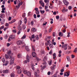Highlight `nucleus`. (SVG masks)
<instances>
[{"label":"nucleus","mask_w":77,"mask_h":77,"mask_svg":"<svg viewBox=\"0 0 77 77\" xmlns=\"http://www.w3.org/2000/svg\"><path fill=\"white\" fill-rule=\"evenodd\" d=\"M10 58L11 59L10 61V65H12L14 62V58L12 57V56H10Z\"/></svg>","instance_id":"f03ea898"},{"label":"nucleus","mask_w":77,"mask_h":77,"mask_svg":"<svg viewBox=\"0 0 77 77\" xmlns=\"http://www.w3.org/2000/svg\"><path fill=\"white\" fill-rule=\"evenodd\" d=\"M35 11H38V8H35Z\"/></svg>","instance_id":"338daca9"},{"label":"nucleus","mask_w":77,"mask_h":77,"mask_svg":"<svg viewBox=\"0 0 77 77\" xmlns=\"http://www.w3.org/2000/svg\"><path fill=\"white\" fill-rule=\"evenodd\" d=\"M22 24V21L21 20H20L19 22V24L21 25Z\"/></svg>","instance_id":"a19ab883"},{"label":"nucleus","mask_w":77,"mask_h":77,"mask_svg":"<svg viewBox=\"0 0 77 77\" xmlns=\"http://www.w3.org/2000/svg\"><path fill=\"white\" fill-rule=\"evenodd\" d=\"M26 38V35L24 34L21 38V39H25Z\"/></svg>","instance_id":"b1692460"},{"label":"nucleus","mask_w":77,"mask_h":77,"mask_svg":"<svg viewBox=\"0 0 77 77\" xmlns=\"http://www.w3.org/2000/svg\"><path fill=\"white\" fill-rule=\"evenodd\" d=\"M75 57V55H74L72 54L71 55V57L72 58V59H73V58H74Z\"/></svg>","instance_id":"6e6d98bb"},{"label":"nucleus","mask_w":77,"mask_h":77,"mask_svg":"<svg viewBox=\"0 0 77 77\" xmlns=\"http://www.w3.org/2000/svg\"><path fill=\"white\" fill-rule=\"evenodd\" d=\"M26 59L28 62H30V57L29 55H27L26 57Z\"/></svg>","instance_id":"423d86ee"},{"label":"nucleus","mask_w":77,"mask_h":77,"mask_svg":"<svg viewBox=\"0 0 77 77\" xmlns=\"http://www.w3.org/2000/svg\"><path fill=\"white\" fill-rule=\"evenodd\" d=\"M60 72H63L64 71V69H61L60 70Z\"/></svg>","instance_id":"bf43d9fd"},{"label":"nucleus","mask_w":77,"mask_h":77,"mask_svg":"<svg viewBox=\"0 0 77 77\" xmlns=\"http://www.w3.org/2000/svg\"><path fill=\"white\" fill-rule=\"evenodd\" d=\"M35 38L36 39V40H39V36L38 35H36L35 36Z\"/></svg>","instance_id":"473e14b6"},{"label":"nucleus","mask_w":77,"mask_h":77,"mask_svg":"<svg viewBox=\"0 0 77 77\" xmlns=\"http://www.w3.org/2000/svg\"><path fill=\"white\" fill-rule=\"evenodd\" d=\"M40 12L42 14H44L45 12V11L44 10H40Z\"/></svg>","instance_id":"4be33fe9"},{"label":"nucleus","mask_w":77,"mask_h":77,"mask_svg":"<svg viewBox=\"0 0 77 77\" xmlns=\"http://www.w3.org/2000/svg\"><path fill=\"white\" fill-rule=\"evenodd\" d=\"M32 39H35V35L34 34H33L32 35Z\"/></svg>","instance_id":"8fccbe9b"},{"label":"nucleus","mask_w":77,"mask_h":77,"mask_svg":"<svg viewBox=\"0 0 77 77\" xmlns=\"http://www.w3.org/2000/svg\"><path fill=\"white\" fill-rule=\"evenodd\" d=\"M63 3H64V4L65 5H69V3H68V2L67 1H65V0H64L63 1Z\"/></svg>","instance_id":"6e6552de"},{"label":"nucleus","mask_w":77,"mask_h":77,"mask_svg":"<svg viewBox=\"0 0 77 77\" xmlns=\"http://www.w3.org/2000/svg\"><path fill=\"white\" fill-rule=\"evenodd\" d=\"M32 32H36L37 30H36V28H33L32 29Z\"/></svg>","instance_id":"6ab92c4d"},{"label":"nucleus","mask_w":77,"mask_h":77,"mask_svg":"<svg viewBox=\"0 0 77 77\" xmlns=\"http://www.w3.org/2000/svg\"><path fill=\"white\" fill-rule=\"evenodd\" d=\"M33 16L34 18H36V15L35 14H34Z\"/></svg>","instance_id":"774afa93"},{"label":"nucleus","mask_w":77,"mask_h":77,"mask_svg":"<svg viewBox=\"0 0 77 77\" xmlns=\"http://www.w3.org/2000/svg\"><path fill=\"white\" fill-rule=\"evenodd\" d=\"M68 35H67V37H69L70 36V33L68 32Z\"/></svg>","instance_id":"4d7b16f0"},{"label":"nucleus","mask_w":77,"mask_h":77,"mask_svg":"<svg viewBox=\"0 0 77 77\" xmlns=\"http://www.w3.org/2000/svg\"><path fill=\"white\" fill-rule=\"evenodd\" d=\"M16 68L17 69H20V67L19 66H16Z\"/></svg>","instance_id":"69168bd1"},{"label":"nucleus","mask_w":77,"mask_h":77,"mask_svg":"<svg viewBox=\"0 0 77 77\" xmlns=\"http://www.w3.org/2000/svg\"><path fill=\"white\" fill-rule=\"evenodd\" d=\"M2 61L3 62V63H5V58H3L2 59Z\"/></svg>","instance_id":"49530a36"},{"label":"nucleus","mask_w":77,"mask_h":77,"mask_svg":"<svg viewBox=\"0 0 77 77\" xmlns=\"http://www.w3.org/2000/svg\"><path fill=\"white\" fill-rule=\"evenodd\" d=\"M15 76V75L14 73H12L11 74V77H14Z\"/></svg>","instance_id":"cd10ccee"},{"label":"nucleus","mask_w":77,"mask_h":77,"mask_svg":"<svg viewBox=\"0 0 77 77\" xmlns=\"http://www.w3.org/2000/svg\"><path fill=\"white\" fill-rule=\"evenodd\" d=\"M63 27H64L65 28V29H66L67 28V26H65V25H63Z\"/></svg>","instance_id":"680f3d73"},{"label":"nucleus","mask_w":77,"mask_h":77,"mask_svg":"<svg viewBox=\"0 0 77 77\" xmlns=\"http://www.w3.org/2000/svg\"><path fill=\"white\" fill-rule=\"evenodd\" d=\"M47 42L48 44H49V46L50 47H53V45H51V42L50 40L48 41Z\"/></svg>","instance_id":"39448f33"},{"label":"nucleus","mask_w":77,"mask_h":77,"mask_svg":"<svg viewBox=\"0 0 77 77\" xmlns=\"http://www.w3.org/2000/svg\"><path fill=\"white\" fill-rule=\"evenodd\" d=\"M68 8L69 10H71V9H72V7H71V6H70L68 7Z\"/></svg>","instance_id":"37998d69"},{"label":"nucleus","mask_w":77,"mask_h":77,"mask_svg":"<svg viewBox=\"0 0 77 77\" xmlns=\"http://www.w3.org/2000/svg\"><path fill=\"white\" fill-rule=\"evenodd\" d=\"M23 2H20V1H18V6H20L21 5H22V4H23Z\"/></svg>","instance_id":"1a4fd4ad"},{"label":"nucleus","mask_w":77,"mask_h":77,"mask_svg":"<svg viewBox=\"0 0 77 77\" xmlns=\"http://www.w3.org/2000/svg\"><path fill=\"white\" fill-rule=\"evenodd\" d=\"M34 75L35 76V77H39V75L37 74V73L36 72H35L34 73Z\"/></svg>","instance_id":"a878e982"},{"label":"nucleus","mask_w":77,"mask_h":77,"mask_svg":"<svg viewBox=\"0 0 77 77\" xmlns=\"http://www.w3.org/2000/svg\"><path fill=\"white\" fill-rule=\"evenodd\" d=\"M9 64V61H6L5 62V64H3V66H7Z\"/></svg>","instance_id":"9b49d317"},{"label":"nucleus","mask_w":77,"mask_h":77,"mask_svg":"<svg viewBox=\"0 0 77 77\" xmlns=\"http://www.w3.org/2000/svg\"><path fill=\"white\" fill-rule=\"evenodd\" d=\"M66 58L68 61H69V60H70V57H69V56H67L66 57Z\"/></svg>","instance_id":"c756f323"},{"label":"nucleus","mask_w":77,"mask_h":77,"mask_svg":"<svg viewBox=\"0 0 77 77\" xmlns=\"http://www.w3.org/2000/svg\"><path fill=\"white\" fill-rule=\"evenodd\" d=\"M41 54H44L45 53V51L43 50H42L41 51Z\"/></svg>","instance_id":"72a5a7b5"},{"label":"nucleus","mask_w":77,"mask_h":77,"mask_svg":"<svg viewBox=\"0 0 77 77\" xmlns=\"http://www.w3.org/2000/svg\"><path fill=\"white\" fill-rule=\"evenodd\" d=\"M5 17V14H0V18H3Z\"/></svg>","instance_id":"5701e85b"},{"label":"nucleus","mask_w":77,"mask_h":77,"mask_svg":"<svg viewBox=\"0 0 77 77\" xmlns=\"http://www.w3.org/2000/svg\"><path fill=\"white\" fill-rule=\"evenodd\" d=\"M45 9H48V6L47 5H45Z\"/></svg>","instance_id":"603ef678"},{"label":"nucleus","mask_w":77,"mask_h":77,"mask_svg":"<svg viewBox=\"0 0 77 77\" xmlns=\"http://www.w3.org/2000/svg\"><path fill=\"white\" fill-rule=\"evenodd\" d=\"M26 75L28 77H31V75H32V72L30 71H27Z\"/></svg>","instance_id":"20e7f679"},{"label":"nucleus","mask_w":77,"mask_h":77,"mask_svg":"<svg viewBox=\"0 0 77 77\" xmlns=\"http://www.w3.org/2000/svg\"><path fill=\"white\" fill-rule=\"evenodd\" d=\"M10 38L12 39H14L15 38V35H11L9 36Z\"/></svg>","instance_id":"9d476101"},{"label":"nucleus","mask_w":77,"mask_h":77,"mask_svg":"<svg viewBox=\"0 0 77 77\" xmlns=\"http://www.w3.org/2000/svg\"><path fill=\"white\" fill-rule=\"evenodd\" d=\"M56 18L57 20H58L59 19V16H56Z\"/></svg>","instance_id":"09e8293b"},{"label":"nucleus","mask_w":77,"mask_h":77,"mask_svg":"<svg viewBox=\"0 0 77 77\" xmlns=\"http://www.w3.org/2000/svg\"><path fill=\"white\" fill-rule=\"evenodd\" d=\"M43 65H44V66H47V63L46 62H44L43 63Z\"/></svg>","instance_id":"c9c22d12"},{"label":"nucleus","mask_w":77,"mask_h":77,"mask_svg":"<svg viewBox=\"0 0 77 77\" xmlns=\"http://www.w3.org/2000/svg\"><path fill=\"white\" fill-rule=\"evenodd\" d=\"M4 29V26H2L0 27V30H2V29Z\"/></svg>","instance_id":"864d4df0"},{"label":"nucleus","mask_w":77,"mask_h":77,"mask_svg":"<svg viewBox=\"0 0 77 77\" xmlns=\"http://www.w3.org/2000/svg\"><path fill=\"white\" fill-rule=\"evenodd\" d=\"M36 59H37V60L38 61H39V60H41L39 59V58L38 57H36Z\"/></svg>","instance_id":"13d9d810"},{"label":"nucleus","mask_w":77,"mask_h":77,"mask_svg":"<svg viewBox=\"0 0 77 77\" xmlns=\"http://www.w3.org/2000/svg\"><path fill=\"white\" fill-rule=\"evenodd\" d=\"M63 32H60L59 33V36H63Z\"/></svg>","instance_id":"f3484780"},{"label":"nucleus","mask_w":77,"mask_h":77,"mask_svg":"<svg viewBox=\"0 0 77 77\" xmlns=\"http://www.w3.org/2000/svg\"><path fill=\"white\" fill-rule=\"evenodd\" d=\"M22 27H23V29H26V26H25L24 25H22Z\"/></svg>","instance_id":"3c124183"},{"label":"nucleus","mask_w":77,"mask_h":77,"mask_svg":"<svg viewBox=\"0 0 77 77\" xmlns=\"http://www.w3.org/2000/svg\"><path fill=\"white\" fill-rule=\"evenodd\" d=\"M21 57V54H19L17 55V57L18 58H20Z\"/></svg>","instance_id":"7c9ffc66"},{"label":"nucleus","mask_w":77,"mask_h":77,"mask_svg":"<svg viewBox=\"0 0 77 77\" xmlns=\"http://www.w3.org/2000/svg\"><path fill=\"white\" fill-rule=\"evenodd\" d=\"M32 55L33 57H36V54L35 52H33L32 53Z\"/></svg>","instance_id":"0eeeda50"},{"label":"nucleus","mask_w":77,"mask_h":77,"mask_svg":"<svg viewBox=\"0 0 77 77\" xmlns=\"http://www.w3.org/2000/svg\"><path fill=\"white\" fill-rule=\"evenodd\" d=\"M67 46H68V45H67V44H65L64 45H63L62 46V48H64V50H66L67 48V47H66Z\"/></svg>","instance_id":"7ed1b4c3"},{"label":"nucleus","mask_w":77,"mask_h":77,"mask_svg":"<svg viewBox=\"0 0 77 77\" xmlns=\"http://www.w3.org/2000/svg\"><path fill=\"white\" fill-rule=\"evenodd\" d=\"M35 13L37 15H38V14H39V10H38V11H35Z\"/></svg>","instance_id":"ea45409f"},{"label":"nucleus","mask_w":77,"mask_h":77,"mask_svg":"<svg viewBox=\"0 0 77 77\" xmlns=\"http://www.w3.org/2000/svg\"><path fill=\"white\" fill-rule=\"evenodd\" d=\"M15 20H12V21L11 22H10L9 23V24H12V23H15Z\"/></svg>","instance_id":"412c9836"},{"label":"nucleus","mask_w":77,"mask_h":77,"mask_svg":"<svg viewBox=\"0 0 77 77\" xmlns=\"http://www.w3.org/2000/svg\"><path fill=\"white\" fill-rule=\"evenodd\" d=\"M5 56L6 58H7V59H8V58H9V56H8V55H7V54H5Z\"/></svg>","instance_id":"052dcab7"},{"label":"nucleus","mask_w":77,"mask_h":77,"mask_svg":"<svg viewBox=\"0 0 77 77\" xmlns=\"http://www.w3.org/2000/svg\"><path fill=\"white\" fill-rule=\"evenodd\" d=\"M49 8H51V9H53V6L52 5L49 6Z\"/></svg>","instance_id":"e2e57ef3"},{"label":"nucleus","mask_w":77,"mask_h":77,"mask_svg":"<svg viewBox=\"0 0 77 77\" xmlns=\"http://www.w3.org/2000/svg\"><path fill=\"white\" fill-rule=\"evenodd\" d=\"M13 33H17V29H13Z\"/></svg>","instance_id":"e433bc0d"},{"label":"nucleus","mask_w":77,"mask_h":77,"mask_svg":"<svg viewBox=\"0 0 77 77\" xmlns=\"http://www.w3.org/2000/svg\"><path fill=\"white\" fill-rule=\"evenodd\" d=\"M41 5H42V6L43 7V8L44 7V5L45 4L44 2H42V3H41Z\"/></svg>","instance_id":"79ce46f5"},{"label":"nucleus","mask_w":77,"mask_h":77,"mask_svg":"<svg viewBox=\"0 0 77 77\" xmlns=\"http://www.w3.org/2000/svg\"><path fill=\"white\" fill-rule=\"evenodd\" d=\"M47 60V57L45 56L44 57V58L43 59V60L44 61H46Z\"/></svg>","instance_id":"c85d7f7f"},{"label":"nucleus","mask_w":77,"mask_h":77,"mask_svg":"<svg viewBox=\"0 0 77 77\" xmlns=\"http://www.w3.org/2000/svg\"><path fill=\"white\" fill-rule=\"evenodd\" d=\"M48 63L49 65H51V63H52V60H50V61H48Z\"/></svg>","instance_id":"bb28decb"},{"label":"nucleus","mask_w":77,"mask_h":77,"mask_svg":"<svg viewBox=\"0 0 77 77\" xmlns=\"http://www.w3.org/2000/svg\"><path fill=\"white\" fill-rule=\"evenodd\" d=\"M53 28H52V27H51L50 29H49V32H51V30H52V29Z\"/></svg>","instance_id":"a18cd8bd"},{"label":"nucleus","mask_w":77,"mask_h":77,"mask_svg":"<svg viewBox=\"0 0 77 77\" xmlns=\"http://www.w3.org/2000/svg\"><path fill=\"white\" fill-rule=\"evenodd\" d=\"M3 73L4 74H5V73H6L7 74H8L9 72V71L8 70H3Z\"/></svg>","instance_id":"ddd939ff"},{"label":"nucleus","mask_w":77,"mask_h":77,"mask_svg":"<svg viewBox=\"0 0 77 77\" xmlns=\"http://www.w3.org/2000/svg\"><path fill=\"white\" fill-rule=\"evenodd\" d=\"M17 11H15L14 12V16H15L16 15V14H17Z\"/></svg>","instance_id":"de8ad7c7"},{"label":"nucleus","mask_w":77,"mask_h":77,"mask_svg":"<svg viewBox=\"0 0 77 77\" xmlns=\"http://www.w3.org/2000/svg\"><path fill=\"white\" fill-rule=\"evenodd\" d=\"M22 72V71H21V70L20 69H19L17 70V72L18 74H21V72Z\"/></svg>","instance_id":"dca6fc26"},{"label":"nucleus","mask_w":77,"mask_h":77,"mask_svg":"<svg viewBox=\"0 0 77 77\" xmlns=\"http://www.w3.org/2000/svg\"><path fill=\"white\" fill-rule=\"evenodd\" d=\"M23 73H24V74H25L26 75L27 73V71L26 70H23Z\"/></svg>","instance_id":"a211bd4d"},{"label":"nucleus","mask_w":77,"mask_h":77,"mask_svg":"<svg viewBox=\"0 0 77 77\" xmlns=\"http://www.w3.org/2000/svg\"><path fill=\"white\" fill-rule=\"evenodd\" d=\"M24 22L25 24H26L27 23V18L26 17L24 18Z\"/></svg>","instance_id":"393cba45"},{"label":"nucleus","mask_w":77,"mask_h":77,"mask_svg":"<svg viewBox=\"0 0 77 77\" xmlns=\"http://www.w3.org/2000/svg\"><path fill=\"white\" fill-rule=\"evenodd\" d=\"M69 74H70V71H68L64 73V77H66H66H69Z\"/></svg>","instance_id":"f257e3e1"},{"label":"nucleus","mask_w":77,"mask_h":77,"mask_svg":"<svg viewBox=\"0 0 77 77\" xmlns=\"http://www.w3.org/2000/svg\"><path fill=\"white\" fill-rule=\"evenodd\" d=\"M25 49L27 51H30V49H29L28 46H25Z\"/></svg>","instance_id":"2eb2a0df"},{"label":"nucleus","mask_w":77,"mask_h":77,"mask_svg":"<svg viewBox=\"0 0 77 77\" xmlns=\"http://www.w3.org/2000/svg\"><path fill=\"white\" fill-rule=\"evenodd\" d=\"M53 59H54L55 60H56L55 59H56V53H54L53 54Z\"/></svg>","instance_id":"f8f14e48"},{"label":"nucleus","mask_w":77,"mask_h":77,"mask_svg":"<svg viewBox=\"0 0 77 77\" xmlns=\"http://www.w3.org/2000/svg\"><path fill=\"white\" fill-rule=\"evenodd\" d=\"M11 51H8V55H10V54H11Z\"/></svg>","instance_id":"c03bdc74"},{"label":"nucleus","mask_w":77,"mask_h":77,"mask_svg":"<svg viewBox=\"0 0 77 77\" xmlns=\"http://www.w3.org/2000/svg\"><path fill=\"white\" fill-rule=\"evenodd\" d=\"M62 11L63 12V13H65V8H64L62 10Z\"/></svg>","instance_id":"f704fd0d"},{"label":"nucleus","mask_w":77,"mask_h":77,"mask_svg":"<svg viewBox=\"0 0 77 77\" xmlns=\"http://www.w3.org/2000/svg\"><path fill=\"white\" fill-rule=\"evenodd\" d=\"M17 45H20L22 44V42L21 41L19 40L17 42Z\"/></svg>","instance_id":"4468645a"},{"label":"nucleus","mask_w":77,"mask_h":77,"mask_svg":"<svg viewBox=\"0 0 77 77\" xmlns=\"http://www.w3.org/2000/svg\"><path fill=\"white\" fill-rule=\"evenodd\" d=\"M18 29L19 30H22V27L20 26H19L18 27Z\"/></svg>","instance_id":"aec40b11"},{"label":"nucleus","mask_w":77,"mask_h":77,"mask_svg":"<svg viewBox=\"0 0 77 77\" xmlns=\"http://www.w3.org/2000/svg\"><path fill=\"white\" fill-rule=\"evenodd\" d=\"M52 53H53V51L52 50L50 51L49 53V54L50 55L52 54Z\"/></svg>","instance_id":"4c0bfd02"},{"label":"nucleus","mask_w":77,"mask_h":77,"mask_svg":"<svg viewBox=\"0 0 77 77\" xmlns=\"http://www.w3.org/2000/svg\"><path fill=\"white\" fill-rule=\"evenodd\" d=\"M45 3L49 2V0H44Z\"/></svg>","instance_id":"5fc2aeb1"},{"label":"nucleus","mask_w":77,"mask_h":77,"mask_svg":"<svg viewBox=\"0 0 77 77\" xmlns=\"http://www.w3.org/2000/svg\"><path fill=\"white\" fill-rule=\"evenodd\" d=\"M34 22L33 21H31V26H33Z\"/></svg>","instance_id":"0e129e2a"},{"label":"nucleus","mask_w":77,"mask_h":77,"mask_svg":"<svg viewBox=\"0 0 77 77\" xmlns=\"http://www.w3.org/2000/svg\"><path fill=\"white\" fill-rule=\"evenodd\" d=\"M77 48H75L74 50L73 51V52H74V53H77Z\"/></svg>","instance_id":"58836bf2"},{"label":"nucleus","mask_w":77,"mask_h":77,"mask_svg":"<svg viewBox=\"0 0 77 77\" xmlns=\"http://www.w3.org/2000/svg\"><path fill=\"white\" fill-rule=\"evenodd\" d=\"M56 66L54 65L53 67H51V70H54V67Z\"/></svg>","instance_id":"2f4dec72"}]
</instances>
